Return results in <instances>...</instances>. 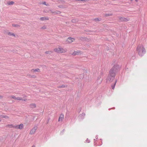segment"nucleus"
Returning a JSON list of instances; mask_svg holds the SVG:
<instances>
[{"mask_svg":"<svg viewBox=\"0 0 147 147\" xmlns=\"http://www.w3.org/2000/svg\"><path fill=\"white\" fill-rule=\"evenodd\" d=\"M121 66L118 64H115L110 70L107 78V81L112 82L115 79L116 74L120 70Z\"/></svg>","mask_w":147,"mask_h":147,"instance_id":"obj_1","label":"nucleus"},{"mask_svg":"<svg viewBox=\"0 0 147 147\" xmlns=\"http://www.w3.org/2000/svg\"><path fill=\"white\" fill-rule=\"evenodd\" d=\"M137 51L138 53V55L140 57L143 56L146 53L145 49L141 45H139L138 46Z\"/></svg>","mask_w":147,"mask_h":147,"instance_id":"obj_2","label":"nucleus"},{"mask_svg":"<svg viewBox=\"0 0 147 147\" xmlns=\"http://www.w3.org/2000/svg\"><path fill=\"white\" fill-rule=\"evenodd\" d=\"M119 19V21L121 22H126L128 21L129 20V19H127L126 18H125L121 16H119L118 17Z\"/></svg>","mask_w":147,"mask_h":147,"instance_id":"obj_3","label":"nucleus"},{"mask_svg":"<svg viewBox=\"0 0 147 147\" xmlns=\"http://www.w3.org/2000/svg\"><path fill=\"white\" fill-rule=\"evenodd\" d=\"M15 129H22L24 127V125L21 123L20 125H15Z\"/></svg>","mask_w":147,"mask_h":147,"instance_id":"obj_4","label":"nucleus"},{"mask_svg":"<svg viewBox=\"0 0 147 147\" xmlns=\"http://www.w3.org/2000/svg\"><path fill=\"white\" fill-rule=\"evenodd\" d=\"M85 116V114L84 113H83L82 114L80 115L78 117L80 121H81L84 118V117Z\"/></svg>","mask_w":147,"mask_h":147,"instance_id":"obj_5","label":"nucleus"},{"mask_svg":"<svg viewBox=\"0 0 147 147\" xmlns=\"http://www.w3.org/2000/svg\"><path fill=\"white\" fill-rule=\"evenodd\" d=\"M37 128V126L34 127L30 131V134H34Z\"/></svg>","mask_w":147,"mask_h":147,"instance_id":"obj_6","label":"nucleus"},{"mask_svg":"<svg viewBox=\"0 0 147 147\" xmlns=\"http://www.w3.org/2000/svg\"><path fill=\"white\" fill-rule=\"evenodd\" d=\"M74 40L75 39L74 38L69 37L67 38V41L69 43H71L73 42Z\"/></svg>","mask_w":147,"mask_h":147,"instance_id":"obj_7","label":"nucleus"},{"mask_svg":"<svg viewBox=\"0 0 147 147\" xmlns=\"http://www.w3.org/2000/svg\"><path fill=\"white\" fill-rule=\"evenodd\" d=\"M64 117V115L61 113L58 119V121L60 122V121H62V120L63 119Z\"/></svg>","mask_w":147,"mask_h":147,"instance_id":"obj_8","label":"nucleus"},{"mask_svg":"<svg viewBox=\"0 0 147 147\" xmlns=\"http://www.w3.org/2000/svg\"><path fill=\"white\" fill-rule=\"evenodd\" d=\"M117 82V80L116 79L115 80V82L111 85V87L112 89H114L115 86Z\"/></svg>","mask_w":147,"mask_h":147,"instance_id":"obj_9","label":"nucleus"},{"mask_svg":"<svg viewBox=\"0 0 147 147\" xmlns=\"http://www.w3.org/2000/svg\"><path fill=\"white\" fill-rule=\"evenodd\" d=\"M67 85H63L61 86H57V88H67Z\"/></svg>","mask_w":147,"mask_h":147,"instance_id":"obj_10","label":"nucleus"},{"mask_svg":"<svg viewBox=\"0 0 147 147\" xmlns=\"http://www.w3.org/2000/svg\"><path fill=\"white\" fill-rule=\"evenodd\" d=\"M49 20V18L48 17H42L40 18V20L41 21H44L46 20Z\"/></svg>","mask_w":147,"mask_h":147,"instance_id":"obj_11","label":"nucleus"},{"mask_svg":"<svg viewBox=\"0 0 147 147\" xmlns=\"http://www.w3.org/2000/svg\"><path fill=\"white\" fill-rule=\"evenodd\" d=\"M60 51L59 53H65L66 51L63 48H59V49H58Z\"/></svg>","mask_w":147,"mask_h":147,"instance_id":"obj_12","label":"nucleus"},{"mask_svg":"<svg viewBox=\"0 0 147 147\" xmlns=\"http://www.w3.org/2000/svg\"><path fill=\"white\" fill-rule=\"evenodd\" d=\"M0 117L1 118H5L6 119H8L9 118V117L6 115H0Z\"/></svg>","mask_w":147,"mask_h":147,"instance_id":"obj_13","label":"nucleus"},{"mask_svg":"<svg viewBox=\"0 0 147 147\" xmlns=\"http://www.w3.org/2000/svg\"><path fill=\"white\" fill-rule=\"evenodd\" d=\"M79 21V20L78 19H73L71 20V22L72 23H76Z\"/></svg>","mask_w":147,"mask_h":147,"instance_id":"obj_14","label":"nucleus"},{"mask_svg":"<svg viewBox=\"0 0 147 147\" xmlns=\"http://www.w3.org/2000/svg\"><path fill=\"white\" fill-rule=\"evenodd\" d=\"M102 19L101 18H96L94 19V20L96 22L97 21H101Z\"/></svg>","mask_w":147,"mask_h":147,"instance_id":"obj_15","label":"nucleus"},{"mask_svg":"<svg viewBox=\"0 0 147 147\" xmlns=\"http://www.w3.org/2000/svg\"><path fill=\"white\" fill-rule=\"evenodd\" d=\"M30 106L31 108H35L36 107V105L34 103H32L30 104Z\"/></svg>","mask_w":147,"mask_h":147,"instance_id":"obj_16","label":"nucleus"},{"mask_svg":"<svg viewBox=\"0 0 147 147\" xmlns=\"http://www.w3.org/2000/svg\"><path fill=\"white\" fill-rule=\"evenodd\" d=\"M8 126L10 128H15V125H14L12 124H8Z\"/></svg>","mask_w":147,"mask_h":147,"instance_id":"obj_17","label":"nucleus"},{"mask_svg":"<svg viewBox=\"0 0 147 147\" xmlns=\"http://www.w3.org/2000/svg\"><path fill=\"white\" fill-rule=\"evenodd\" d=\"M14 3V2L13 1H11L7 2V4L8 5H13Z\"/></svg>","mask_w":147,"mask_h":147,"instance_id":"obj_18","label":"nucleus"},{"mask_svg":"<svg viewBox=\"0 0 147 147\" xmlns=\"http://www.w3.org/2000/svg\"><path fill=\"white\" fill-rule=\"evenodd\" d=\"M113 15L112 13H105L104 15V16L105 17H109Z\"/></svg>","mask_w":147,"mask_h":147,"instance_id":"obj_19","label":"nucleus"},{"mask_svg":"<svg viewBox=\"0 0 147 147\" xmlns=\"http://www.w3.org/2000/svg\"><path fill=\"white\" fill-rule=\"evenodd\" d=\"M125 71L127 73H129L130 72V70L126 66L125 68Z\"/></svg>","mask_w":147,"mask_h":147,"instance_id":"obj_20","label":"nucleus"},{"mask_svg":"<svg viewBox=\"0 0 147 147\" xmlns=\"http://www.w3.org/2000/svg\"><path fill=\"white\" fill-rule=\"evenodd\" d=\"M32 71H37L38 72H40V70L38 68L37 69H32Z\"/></svg>","mask_w":147,"mask_h":147,"instance_id":"obj_21","label":"nucleus"},{"mask_svg":"<svg viewBox=\"0 0 147 147\" xmlns=\"http://www.w3.org/2000/svg\"><path fill=\"white\" fill-rule=\"evenodd\" d=\"M80 52H81V51H74V52L73 54L74 55H78L79 54V53Z\"/></svg>","mask_w":147,"mask_h":147,"instance_id":"obj_22","label":"nucleus"},{"mask_svg":"<svg viewBox=\"0 0 147 147\" xmlns=\"http://www.w3.org/2000/svg\"><path fill=\"white\" fill-rule=\"evenodd\" d=\"M59 49V47L57 48L54 49V51L55 52L58 53H59V50L58 49Z\"/></svg>","mask_w":147,"mask_h":147,"instance_id":"obj_23","label":"nucleus"},{"mask_svg":"<svg viewBox=\"0 0 147 147\" xmlns=\"http://www.w3.org/2000/svg\"><path fill=\"white\" fill-rule=\"evenodd\" d=\"M8 35L10 36H15V35L13 33H12L11 32H9L8 33Z\"/></svg>","mask_w":147,"mask_h":147,"instance_id":"obj_24","label":"nucleus"},{"mask_svg":"<svg viewBox=\"0 0 147 147\" xmlns=\"http://www.w3.org/2000/svg\"><path fill=\"white\" fill-rule=\"evenodd\" d=\"M12 26L15 27H18L20 26L18 24H13Z\"/></svg>","mask_w":147,"mask_h":147,"instance_id":"obj_25","label":"nucleus"},{"mask_svg":"<svg viewBox=\"0 0 147 147\" xmlns=\"http://www.w3.org/2000/svg\"><path fill=\"white\" fill-rule=\"evenodd\" d=\"M61 13V12L59 11H58V10L56 11V14H59Z\"/></svg>","mask_w":147,"mask_h":147,"instance_id":"obj_26","label":"nucleus"},{"mask_svg":"<svg viewBox=\"0 0 147 147\" xmlns=\"http://www.w3.org/2000/svg\"><path fill=\"white\" fill-rule=\"evenodd\" d=\"M22 100V98L20 97H16V100Z\"/></svg>","mask_w":147,"mask_h":147,"instance_id":"obj_27","label":"nucleus"},{"mask_svg":"<svg viewBox=\"0 0 147 147\" xmlns=\"http://www.w3.org/2000/svg\"><path fill=\"white\" fill-rule=\"evenodd\" d=\"M47 28V26L45 25L42 26L41 28L42 29H46Z\"/></svg>","mask_w":147,"mask_h":147,"instance_id":"obj_28","label":"nucleus"},{"mask_svg":"<svg viewBox=\"0 0 147 147\" xmlns=\"http://www.w3.org/2000/svg\"><path fill=\"white\" fill-rule=\"evenodd\" d=\"M11 98H13L16 100V97L12 95L11 96Z\"/></svg>","mask_w":147,"mask_h":147,"instance_id":"obj_29","label":"nucleus"},{"mask_svg":"<svg viewBox=\"0 0 147 147\" xmlns=\"http://www.w3.org/2000/svg\"><path fill=\"white\" fill-rule=\"evenodd\" d=\"M65 129H63L62 131L61 132V133H60V135H63V132H64V131H65Z\"/></svg>","mask_w":147,"mask_h":147,"instance_id":"obj_30","label":"nucleus"},{"mask_svg":"<svg viewBox=\"0 0 147 147\" xmlns=\"http://www.w3.org/2000/svg\"><path fill=\"white\" fill-rule=\"evenodd\" d=\"M81 108H79V109H78V110H77L78 112V113H80L81 111Z\"/></svg>","mask_w":147,"mask_h":147,"instance_id":"obj_31","label":"nucleus"},{"mask_svg":"<svg viewBox=\"0 0 147 147\" xmlns=\"http://www.w3.org/2000/svg\"><path fill=\"white\" fill-rule=\"evenodd\" d=\"M51 12L52 13H53V14H56V11H52V10H51Z\"/></svg>","mask_w":147,"mask_h":147,"instance_id":"obj_32","label":"nucleus"},{"mask_svg":"<svg viewBox=\"0 0 147 147\" xmlns=\"http://www.w3.org/2000/svg\"><path fill=\"white\" fill-rule=\"evenodd\" d=\"M86 142H87L88 143H89L90 142V140H88V138H87L86 140Z\"/></svg>","mask_w":147,"mask_h":147,"instance_id":"obj_33","label":"nucleus"},{"mask_svg":"<svg viewBox=\"0 0 147 147\" xmlns=\"http://www.w3.org/2000/svg\"><path fill=\"white\" fill-rule=\"evenodd\" d=\"M36 77V76L35 75H32L31 76V77L32 78H35Z\"/></svg>","mask_w":147,"mask_h":147,"instance_id":"obj_34","label":"nucleus"},{"mask_svg":"<svg viewBox=\"0 0 147 147\" xmlns=\"http://www.w3.org/2000/svg\"><path fill=\"white\" fill-rule=\"evenodd\" d=\"M58 7L60 8H62L63 6L62 5H59L58 6Z\"/></svg>","mask_w":147,"mask_h":147,"instance_id":"obj_35","label":"nucleus"},{"mask_svg":"<svg viewBox=\"0 0 147 147\" xmlns=\"http://www.w3.org/2000/svg\"><path fill=\"white\" fill-rule=\"evenodd\" d=\"M115 109V107H113L112 108H109V110H110L111 109Z\"/></svg>","mask_w":147,"mask_h":147,"instance_id":"obj_36","label":"nucleus"},{"mask_svg":"<svg viewBox=\"0 0 147 147\" xmlns=\"http://www.w3.org/2000/svg\"><path fill=\"white\" fill-rule=\"evenodd\" d=\"M49 51H46L45 52V53L46 54H48L49 53Z\"/></svg>","mask_w":147,"mask_h":147,"instance_id":"obj_37","label":"nucleus"},{"mask_svg":"<svg viewBox=\"0 0 147 147\" xmlns=\"http://www.w3.org/2000/svg\"><path fill=\"white\" fill-rule=\"evenodd\" d=\"M87 0H81L80 1L83 2H86L87 1Z\"/></svg>","mask_w":147,"mask_h":147,"instance_id":"obj_38","label":"nucleus"},{"mask_svg":"<svg viewBox=\"0 0 147 147\" xmlns=\"http://www.w3.org/2000/svg\"><path fill=\"white\" fill-rule=\"evenodd\" d=\"M42 4L44 5H46V3L45 1Z\"/></svg>","mask_w":147,"mask_h":147,"instance_id":"obj_39","label":"nucleus"},{"mask_svg":"<svg viewBox=\"0 0 147 147\" xmlns=\"http://www.w3.org/2000/svg\"><path fill=\"white\" fill-rule=\"evenodd\" d=\"M101 78L100 76H99L98 78V80H99V79H100Z\"/></svg>","mask_w":147,"mask_h":147,"instance_id":"obj_40","label":"nucleus"},{"mask_svg":"<svg viewBox=\"0 0 147 147\" xmlns=\"http://www.w3.org/2000/svg\"><path fill=\"white\" fill-rule=\"evenodd\" d=\"M98 135H96V139H97L98 138Z\"/></svg>","mask_w":147,"mask_h":147,"instance_id":"obj_41","label":"nucleus"},{"mask_svg":"<svg viewBox=\"0 0 147 147\" xmlns=\"http://www.w3.org/2000/svg\"><path fill=\"white\" fill-rule=\"evenodd\" d=\"M3 96L1 95H0V98H3Z\"/></svg>","mask_w":147,"mask_h":147,"instance_id":"obj_42","label":"nucleus"},{"mask_svg":"<svg viewBox=\"0 0 147 147\" xmlns=\"http://www.w3.org/2000/svg\"><path fill=\"white\" fill-rule=\"evenodd\" d=\"M103 73L102 72H101L100 73V75H103Z\"/></svg>","mask_w":147,"mask_h":147,"instance_id":"obj_43","label":"nucleus"},{"mask_svg":"<svg viewBox=\"0 0 147 147\" xmlns=\"http://www.w3.org/2000/svg\"><path fill=\"white\" fill-rule=\"evenodd\" d=\"M22 101H25V99H23L22 98Z\"/></svg>","mask_w":147,"mask_h":147,"instance_id":"obj_44","label":"nucleus"},{"mask_svg":"<svg viewBox=\"0 0 147 147\" xmlns=\"http://www.w3.org/2000/svg\"><path fill=\"white\" fill-rule=\"evenodd\" d=\"M32 147H35V146L34 145H33Z\"/></svg>","mask_w":147,"mask_h":147,"instance_id":"obj_45","label":"nucleus"},{"mask_svg":"<svg viewBox=\"0 0 147 147\" xmlns=\"http://www.w3.org/2000/svg\"><path fill=\"white\" fill-rule=\"evenodd\" d=\"M83 37H81L80 38V39H81V40H82V39H83Z\"/></svg>","mask_w":147,"mask_h":147,"instance_id":"obj_46","label":"nucleus"},{"mask_svg":"<svg viewBox=\"0 0 147 147\" xmlns=\"http://www.w3.org/2000/svg\"><path fill=\"white\" fill-rule=\"evenodd\" d=\"M101 102H99V105H100V104H101Z\"/></svg>","mask_w":147,"mask_h":147,"instance_id":"obj_47","label":"nucleus"},{"mask_svg":"<svg viewBox=\"0 0 147 147\" xmlns=\"http://www.w3.org/2000/svg\"><path fill=\"white\" fill-rule=\"evenodd\" d=\"M136 2H138V0H135Z\"/></svg>","mask_w":147,"mask_h":147,"instance_id":"obj_48","label":"nucleus"},{"mask_svg":"<svg viewBox=\"0 0 147 147\" xmlns=\"http://www.w3.org/2000/svg\"><path fill=\"white\" fill-rule=\"evenodd\" d=\"M94 146H95V142H94Z\"/></svg>","mask_w":147,"mask_h":147,"instance_id":"obj_49","label":"nucleus"},{"mask_svg":"<svg viewBox=\"0 0 147 147\" xmlns=\"http://www.w3.org/2000/svg\"><path fill=\"white\" fill-rule=\"evenodd\" d=\"M134 56H133V57H132V58L133 59H134Z\"/></svg>","mask_w":147,"mask_h":147,"instance_id":"obj_50","label":"nucleus"},{"mask_svg":"<svg viewBox=\"0 0 147 147\" xmlns=\"http://www.w3.org/2000/svg\"><path fill=\"white\" fill-rule=\"evenodd\" d=\"M101 142H102V141H101ZM102 144V143L100 145H101Z\"/></svg>","mask_w":147,"mask_h":147,"instance_id":"obj_51","label":"nucleus"},{"mask_svg":"<svg viewBox=\"0 0 147 147\" xmlns=\"http://www.w3.org/2000/svg\"><path fill=\"white\" fill-rule=\"evenodd\" d=\"M94 141L95 140V139H94Z\"/></svg>","mask_w":147,"mask_h":147,"instance_id":"obj_52","label":"nucleus"},{"mask_svg":"<svg viewBox=\"0 0 147 147\" xmlns=\"http://www.w3.org/2000/svg\"><path fill=\"white\" fill-rule=\"evenodd\" d=\"M131 0V1H133V0Z\"/></svg>","mask_w":147,"mask_h":147,"instance_id":"obj_53","label":"nucleus"}]
</instances>
